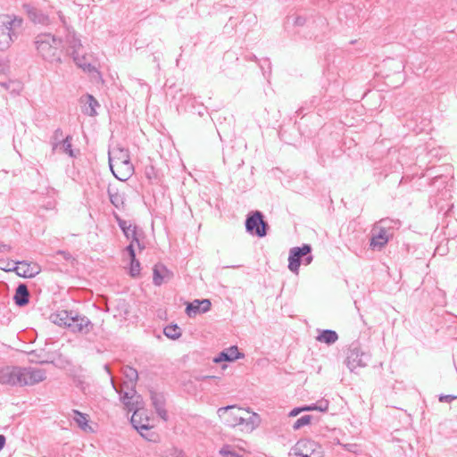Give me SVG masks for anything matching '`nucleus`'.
I'll use <instances>...</instances> for the list:
<instances>
[{
  "label": "nucleus",
  "instance_id": "5fc2aeb1",
  "mask_svg": "<svg viewBox=\"0 0 457 457\" xmlns=\"http://www.w3.org/2000/svg\"><path fill=\"white\" fill-rule=\"evenodd\" d=\"M6 443V437L4 435H0V451L4 447Z\"/></svg>",
  "mask_w": 457,
  "mask_h": 457
},
{
  "label": "nucleus",
  "instance_id": "c756f323",
  "mask_svg": "<svg viewBox=\"0 0 457 457\" xmlns=\"http://www.w3.org/2000/svg\"><path fill=\"white\" fill-rule=\"evenodd\" d=\"M163 334L170 339H178L181 336V328L177 324L168 325L163 328Z\"/></svg>",
  "mask_w": 457,
  "mask_h": 457
},
{
  "label": "nucleus",
  "instance_id": "c9c22d12",
  "mask_svg": "<svg viewBox=\"0 0 457 457\" xmlns=\"http://www.w3.org/2000/svg\"><path fill=\"white\" fill-rule=\"evenodd\" d=\"M329 402L326 399L318 400L316 403H311L310 408L312 411H319L325 412L328 410Z\"/></svg>",
  "mask_w": 457,
  "mask_h": 457
},
{
  "label": "nucleus",
  "instance_id": "ddd939ff",
  "mask_svg": "<svg viewBox=\"0 0 457 457\" xmlns=\"http://www.w3.org/2000/svg\"><path fill=\"white\" fill-rule=\"evenodd\" d=\"M116 219L120 228L122 230L127 239L130 240L131 243H136L140 249H143L145 246L141 245L138 238L137 226L129 224L126 220L120 219L118 216H116Z\"/></svg>",
  "mask_w": 457,
  "mask_h": 457
},
{
  "label": "nucleus",
  "instance_id": "f3484780",
  "mask_svg": "<svg viewBox=\"0 0 457 457\" xmlns=\"http://www.w3.org/2000/svg\"><path fill=\"white\" fill-rule=\"evenodd\" d=\"M40 272V268L36 263H29L25 261L17 262L16 273L23 278H34Z\"/></svg>",
  "mask_w": 457,
  "mask_h": 457
},
{
  "label": "nucleus",
  "instance_id": "7c9ffc66",
  "mask_svg": "<svg viewBox=\"0 0 457 457\" xmlns=\"http://www.w3.org/2000/svg\"><path fill=\"white\" fill-rule=\"evenodd\" d=\"M115 308L118 312L116 315L127 319L129 314V304L124 299H119L116 301Z\"/></svg>",
  "mask_w": 457,
  "mask_h": 457
},
{
  "label": "nucleus",
  "instance_id": "f257e3e1",
  "mask_svg": "<svg viewBox=\"0 0 457 457\" xmlns=\"http://www.w3.org/2000/svg\"><path fill=\"white\" fill-rule=\"evenodd\" d=\"M50 320L58 326H64L72 333L87 335L94 328V324L87 316L75 311H58L50 315Z\"/></svg>",
  "mask_w": 457,
  "mask_h": 457
},
{
  "label": "nucleus",
  "instance_id": "412c9836",
  "mask_svg": "<svg viewBox=\"0 0 457 457\" xmlns=\"http://www.w3.org/2000/svg\"><path fill=\"white\" fill-rule=\"evenodd\" d=\"M66 33L65 41L69 45V47L72 49L71 56L74 60L75 56H79V50L81 48L82 45L73 29H69Z\"/></svg>",
  "mask_w": 457,
  "mask_h": 457
},
{
  "label": "nucleus",
  "instance_id": "774afa93",
  "mask_svg": "<svg viewBox=\"0 0 457 457\" xmlns=\"http://www.w3.org/2000/svg\"><path fill=\"white\" fill-rule=\"evenodd\" d=\"M199 115H203V112L201 111L198 112Z\"/></svg>",
  "mask_w": 457,
  "mask_h": 457
},
{
  "label": "nucleus",
  "instance_id": "4c0bfd02",
  "mask_svg": "<svg viewBox=\"0 0 457 457\" xmlns=\"http://www.w3.org/2000/svg\"><path fill=\"white\" fill-rule=\"evenodd\" d=\"M140 274V262L139 261L134 257L130 259V266H129V275L133 278L138 276Z\"/></svg>",
  "mask_w": 457,
  "mask_h": 457
},
{
  "label": "nucleus",
  "instance_id": "0e129e2a",
  "mask_svg": "<svg viewBox=\"0 0 457 457\" xmlns=\"http://www.w3.org/2000/svg\"><path fill=\"white\" fill-rule=\"evenodd\" d=\"M215 377H211V376H205L204 377V379H207V378H214Z\"/></svg>",
  "mask_w": 457,
  "mask_h": 457
},
{
  "label": "nucleus",
  "instance_id": "13d9d810",
  "mask_svg": "<svg viewBox=\"0 0 457 457\" xmlns=\"http://www.w3.org/2000/svg\"><path fill=\"white\" fill-rule=\"evenodd\" d=\"M242 265H228V266H225L224 268L225 269H228V268H231V269H237V268H240Z\"/></svg>",
  "mask_w": 457,
  "mask_h": 457
},
{
  "label": "nucleus",
  "instance_id": "e2e57ef3",
  "mask_svg": "<svg viewBox=\"0 0 457 457\" xmlns=\"http://www.w3.org/2000/svg\"><path fill=\"white\" fill-rule=\"evenodd\" d=\"M250 60L257 61V57L255 55H253Z\"/></svg>",
  "mask_w": 457,
  "mask_h": 457
},
{
  "label": "nucleus",
  "instance_id": "ea45409f",
  "mask_svg": "<svg viewBox=\"0 0 457 457\" xmlns=\"http://www.w3.org/2000/svg\"><path fill=\"white\" fill-rule=\"evenodd\" d=\"M220 453L223 457H242L237 452H236L230 445H224L220 450Z\"/></svg>",
  "mask_w": 457,
  "mask_h": 457
},
{
  "label": "nucleus",
  "instance_id": "2eb2a0df",
  "mask_svg": "<svg viewBox=\"0 0 457 457\" xmlns=\"http://www.w3.org/2000/svg\"><path fill=\"white\" fill-rule=\"evenodd\" d=\"M24 8L29 20L34 23L41 24L43 26H49L51 24L49 16L44 13L41 10L29 4H25Z\"/></svg>",
  "mask_w": 457,
  "mask_h": 457
},
{
  "label": "nucleus",
  "instance_id": "dca6fc26",
  "mask_svg": "<svg viewBox=\"0 0 457 457\" xmlns=\"http://www.w3.org/2000/svg\"><path fill=\"white\" fill-rule=\"evenodd\" d=\"M244 353L238 351L237 345H232L221 351L216 357H214L213 361L215 363H220L221 361H233L244 358Z\"/></svg>",
  "mask_w": 457,
  "mask_h": 457
},
{
  "label": "nucleus",
  "instance_id": "a19ab883",
  "mask_svg": "<svg viewBox=\"0 0 457 457\" xmlns=\"http://www.w3.org/2000/svg\"><path fill=\"white\" fill-rule=\"evenodd\" d=\"M260 68L262 69L263 74L270 75L271 73V62L269 58H264L259 61Z\"/></svg>",
  "mask_w": 457,
  "mask_h": 457
},
{
  "label": "nucleus",
  "instance_id": "4d7b16f0",
  "mask_svg": "<svg viewBox=\"0 0 457 457\" xmlns=\"http://www.w3.org/2000/svg\"><path fill=\"white\" fill-rule=\"evenodd\" d=\"M0 86L3 87L5 89H9L10 82H0Z\"/></svg>",
  "mask_w": 457,
  "mask_h": 457
},
{
  "label": "nucleus",
  "instance_id": "de8ad7c7",
  "mask_svg": "<svg viewBox=\"0 0 457 457\" xmlns=\"http://www.w3.org/2000/svg\"><path fill=\"white\" fill-rule=\"evenodd\" d=\"M125 250L128 252L129 255V258H133L136 257V252H135V249H134V243H131L126 246Z\"/></svg>",
  "mask_w": 457,
  "mask_h": 457
},
{
  "label": "nucleus",
  "instance_id": "1a4fd4ad",
  "mask_svg": "<svg viewBox=\"0 0 457 457\" xmlns=\"http://www.w3.org/2000/svg\"><path fill=\"white\" fill-rule=\"evenodd\" d=\"M243 409L236 405H228L218 409L217 413L220 418L223 419L224 423L228 427H236L245 424V418L241 415Z\"/></svg>",
  "mask_w": 457,
  "mask_h": 457
},
{
  "label": "nucleus",
  "instance_id": "09e8293b",
  "mask_svg": "<svg viewBox=\"0 0 457 457\" xmlns=\"http://www.w3.org/2000/svg\"><path fill=\"white\" fill-rule=\"evenodd\" d=\"M306 22V19L303 16H297L295 18L294 25L295 26H303Z\"/></svg>",
  "mask_w": 457,
  "mask_h": 457
},
{
  "label": "nucleus",
  "instance_id": "cd10ccee",
  "mask_svg": "<svg viewBox=\"0 0 457 457\" xmlns=\"http://www.w3.org/2000/svg\"><path fill=\"white\" fill-rule=\"evenodd\" d=\"M123 169V173L121 176H119L115 171L112 173L118 179L120 180H127L133 173L134 167L130 162V157L128 159V162H120V167Z\"/></svg>",
  "mask_w": 457,
  "mask_h": 457
},
{
  "label": "nucleus",
  "instance_id": "20e7f679",
  "mask_svg": "<svg viewBox=\"0 0 457 457\" xmlns=\"http://www.w3.org/2000/svg\"><path fill=\"white\" fill-rule=\"evenodd\" d=\"M312 245L303 244L302 246L292 247L288 256V269L293 273L298 274L299 267L303 263L309 265L313 261Z\"/></svg>",
  "mask_w": 457,
  "mask_h": 457
},
{
  "label": "nucleus",
  "instance_id": "a211bd4d",
  "mask_svg": "<svg viewBox=\"0 0 457 457\" xmlns=\"http://www.w3.org/2000/svg\"><path fill=\"white\" fill-rule=\"evenodd\" d=\"M129 152L128 149L119 148L113 153V156H109V165L112 173H114V168H119L120 162H128L129 158Z\"/></svg>",
  "mask_w": 457,
  "mask_h": 457
},
{
  "label": "nucleus",
  "instance_id": "423d86ee",
  "mask_svg": "<svg viewBox=\"0 0 457 457\" xmlns=\"http://www.w3.org/2000/svg\"><path fill=\"white\" fill-rule=\"evenodd\" d=\"M245 230L252 236L264 237L269 228L262 212L255 211L249 213L245 219Z\"/></svg>",
  "mask_w": 457,
  "mask_h": 457
},
{
  "label": "nucleus",
  "instance_id": "473e14b6",
  "mask_svg": "<svg viewBox=\"0 0 457 457\" xmlns=\"http://www.w3.org/2000/svg\"><path fill=\"white\" fill-rule=\"evenodd\" d=\"M87 99L89 110L86 109L85 112L89 116H96L97 114L96 109L99 106L98 101L92 95H87Z\"/></svg>",
  "mask_w": 457,
  "mask_h": 457
},
{
  "label": "nucleus",
  "instance_id": "39448f33",
  "mask_svg": "<svg viewBox=\"0 0 457 457\" xmlns=\"http://www.w3.org/2000/svg\"><path fill=\"white\" fill-rule=\"evenodd\" d=\"M291 457H323L322 446L312 439L303 438L292 447Z\"/></svg>",
  "mask_w": 457,
  "mask_h": 457
},
{
  "label": "nucleus",
  "instance_id": "f8f14e48",
  "mask_svg": "<svg viewBox=\"0 0 457 457\" xmlns=\"http://www.w3.org/2000/svg\"><path fill=\"white\" fill-rule=\"evenodd\" d=\"M212 303L209 299H195L193 302L187 303L185 312L188 317L193 318L197 314L209 312Z\"/></svg>",
  "mask_w": 457,
  "mask_h": 457
},
{
  "label": "nucleus",
  "instance_id": "4468645a",
  "mask_svg": "<svg viewBox=\"0 0 457 457\" xmlns=\"http://www.w3.org/2000/svg\"><path fill=\"white\" fill-rule=\"evenodd\" d=\"M152 404L155 409L157 415L164 420L168 419V413L165 409V397L162 393L155 392L151 389L149 391Z\"/></svg>",
  "mask_w": 457,
  "mask_h": 457
},
{
  "label": "nucleus",
  "instance_id": "2f4dec72",
  "mask_svg": "<svg viewBox=\"0 0 457 457\" xmlns=\"http://www.w3.org/2000/svg\"><path fill=\"white\" fill-rule=\"evenodd\" d=\"M73 420H75V422L78 424V426L83 429V430H87V428H88V420H87V415L85 414V413H82L80 412L79 411H77V410H73Z\"/></svg>",
  "mask_w": 457,
  "mask_h": 457
},
{
  "label": "nucleus",
  "instance_id": "bb28decb",
  "mask_svg": "<svg viewBox=\"0 0 457 457\" xmlns=\"http://www.w3.org/2000/svg\"><path fill=\"white\" fill-rule=\"evenodd\" d=\"M110 202L117 209H120L124 205V197L120 192L115 188L108 187L107 190Z\"/></svg>",
  "mask_w": 457,
  "mask_h": 457
},
{
  "label": "nucleus",
  "instance_id": "b1692460",
  "mask_svg": "<svg viewBox=\"0 0 457 457\" xmlns=\"http://www.w3.org/2000/svg\"><path fill=\"white\" fill-rule=\"evenodd\" d=\"M112 385L113 388L115 389V391L120 395V399L121 403L125 405V408L129 411L131 402L134 398V392H136L135 386H131L130 391L123 392L122 386L117 387L115 386L112 378Z\"/></svg>",
  "mask_w": 457,
  "mask_h": 457
},
{
  "label": "nucleus",
  "instance_id": "4be33fe9",
  "mask_svg": "<svg viewBox=\"0 0 457 457\" xmlns=\"http://www.w3.org/2000/svg\"><path fill=\"white\" fill-rule=\"evenodd\" d=\"M144 409V401L140 395L134 392V398L129 406V411H133L130 419V423H137V417L139 416L140 411Z\"/></svg>",
  "mask_w": 457,
  "mask_h": 457
},
{
  "label": "nucleus",
  "instance_id": "49530a36",
  "mask_svg": "<svg viewBox=\"0 0 457 457\" xmlns=\"http://www.w3.org/2000/svg\"><path fill=\"white\" fill-rule=\"evenodd\" d=\"M145 176L149 180H152L153 179L156 178V174L154 172V169L153 166L145 168Z\"/></svg>",
  "mask_w": 457,
  "mask_h": 457
},
{
  "label": "nucleus",
  "instance_id": "58836bf2",
  "mask_svg": "<svg viewBox=\"0 0 457 457\" xmlns=\"http://www.w3.org/2000/svg\"><path fill=\"white\" fill-rule=\"evenodd\" d=\"M312 419V416L311 415H303L300 417L293 425V428L295 430L300 429L303 426H306L311 423V420Z\"/></svg>",
  "mask_w": 457,
  "mask_h": 457
},
{
  "label": "nucleus",
  "instance_id": "0eeeda50",
  "mask_svg": "<svg viewBox=\"0 0 457 457\" xmlns=\"http://www.w3.org/2000/svg\"><path fill=\"white\" fill-rule=\"evenodd\" d=\"M19 386H34L46 378L45 370L38 367L19 366Z\"/></svg>",
  "mask_w": 457,
  "mask_h": 457
},
{
  "label": "nucleus",
  "instance_id": "79ce46f5",
  "mask_svg": "<svg viewBox=\"0 0 457 457\" xmlns=\"http://www.w3.org/2000/svg\"><path fill=\"white\" fill-rule=\"evenodd\" d=\"M74 62H76V64L79 67L82 68L86 71H88V72L96 71V67L94 65H92L91 63H80L79 56H75Z\"/></svg>",
  "mask_w": 457,
  "mask_h": 457
},
{
  "label": "nucleus",
  "instance_id": "052dcab7",
  "mask_svg": "<svg viewBox=\"0 0 457 457\" xmlns=\"http://www.w3.org/2000/svg\"><path fill=\"white\" fill-rule=\"evenodd\" d=\"M137 422H145V420H142L140 415L137 417Z\"/></svg>",
  "mask_w": 457,
  "mask_h": 457
},
{
  "label": "nucleus",
  "instance_id": "680f3d73",
  "mask_svg": "<svg viewBox=\"0 0 457 457\" xmlns=\"http://www.w3.org/2000/svg\"><path fill=\"white\" fill-rule=\"evenodd\" d=\"M303 112V108H299L297 111H296V113L298 114H301Z\"/></svg>",
  "mask_w": 457,
  "mask_h": 457
},
{
  "label": "nucleus",
  "instance_id": "338daca9",
  "mask_svg": "<svg viewBox=\"0 0 457 457\" xmlns=\"http://www.w3.org/2000/svg\"><path fill=\"white\" fill-rule=\"evenodd\" d=\"M105 369L107 370V371L110 373V370H109V368L107 365H105Z\"/></svg>",
  "mask_w": 457,
  "mask_h": 457
},
{
  "label": "nucleus",
  "instance_id": "bf43d9fd",
  "mask_svg": "<svg viewBox=\"0 0 457 457\" xmlns=\"http://www.w3.org/2000/svg\"><path fill=\"white\" fill-rule=\"evenodd\" d=\"M79 61H80V63H86L84 61H85V57L82 56V57H79Z\"/></svg>",
  "mask_w": 457,
  "mask_h": 457
},
{
  "label": "nucleus",
  "instance_id": "9b49d317",
  "mask_svg": "<svg viewBox=\"0 0 457 457\" xmlns=\"http://www.w3.org/2000/svg\"><path fill=\"white\" fill-rule=\"evenodd\" d=\"M19 366H5L0 368V384L19 386Z\"/></svg>",
  "mask_w": 457,
  "mask_h": 457
},
{
  "label": "nucleus",
  "instance_id": "8fccbe9b",
  "mask_svg": "<svg viewBox=\"0 0 457 457\" xmlns=\"http://www.w3.org/2000/svg\"><path fill=\"white\" fill-rule=\"evenodd\" d=\"M12 247L9 245H5L0 242V253L10 252Z\"/></svg>",
  "mask_w": 457,
  "mask_h": 457
},
{
  "label": "nucleus",
  "instance_id": "aec40b11",
  "mask_svg": "<svg viewBox=\"0 0 457 457\" xmlns=\"http://www.w3.org/2000/svg\"><path fill=\"white\" fill-rule=\"evenodd\" d=\"M13 301L15 304L19 307H23L29 303V291L25 284H20L17 287L15 290V295L13 296Z\"/></svg>",
  "mask_w": 457,
  "mask_h": 457
},
{
  "label": "nucleus",
  "instance_id": "69168bd1",
  "mask_svg": "<svg viewBox=\"0 0 457 457\" xmlns=\"http://www.w3.org/2000/svg\"><path fill=\"white\" fill-rule=\"evenodd\" d=\"M135 80H136L137 82H138L139 84H142V83H141V79H136Z\"/></svg>",
  "mask_w": 457,
  "mask_h": 457
},
{
  "label": "nucleus",
  "instance_id": "864d4df0",
  "mask_svg": "<svg viewBox=\"0 0 457 457\" xmlns=\"http://www.w3.org/2000/svg\"><path fill=\"white\" fill-rule=\"evenodd\" d=\"M183 103H185L186 105H188L191 102H195V98H192L191 96H186L183 97Z\"/></svg>",
  "mask_w": 457,
  "mask_h": 457
},
{
  "label": "nucleus",
  "instance_id": "37998d69",
  "mask_svg": "<svg viewBox=\"0 0 457 457\" xmlns=\"http://www.w3.org/2000/svg\"><path fill=\"white\" fill-rule=\"evenodd\" d=\"M57 15H58V18L62 23V25L63 26L65 31H68L69 29H72L69 24H68V21H67V19L66 17L64 16V14L62 13V11H58L57 12Z\"/></svg>",
  "mask_w": 457,
  "mask_h": 457
},
{
  "label": "nucleus",
  "instance_id": "a878e982",
  "mask_svg": "<svg viewBox=\"0 0 457 457\" xmlns=\"http://www.w3.org/2000/svg\"><path fill=\"white\" fill-rule=\"evenodd\" d=\"M376 224L378 225V228H381L389 234H393L392 230H394L395 228H398L401 225V222L398 220H394L391 218H383L379 220Z\"/></svg>",
  "mask_w": 457,
  "mask_h": 457
},
{
  "label": "nucleus",
  "instance_id": "e433bc0d",
  "mask_svg": "<svg viewBox=\"0 0 457 457\" xmlns=\"http://www.w3.org/2000/svg\"><path fill=\"white\" fill-rule=\"evenodd\" d=\"M17 262L12 260H0V270L4 271H16Z\"/></svg>",
  "mask_w": 457,
  "mask_h": 457
},
{
  "label": "nucleus",
  "instance_id": "6e6d98bb",
  "mask_svg": "<svg viewBox=\"0 0 457 457\" xmlns=\"http://www.w3.org/2000/svg\"><path fill=\"white\" fill-rule=\"evenodd\" d=\"M300 408L302 411H311L310 404L301 406Z\"/></svg>",
  "mask_w": 457,
  "mask_h": 457
},
{
  "label": "nucleus",
  "instance_id": "f704fd0d",
  "mask_svg": "<svg viewBox=\"0 0 457 457\" xmlns=\"http://www.w3.org/2000/svg\"><path fill=\"white\" fill-rule=\"evenodd\" d=\"M71 141L72 137L68 135L65 138L62 139V144L59 146L61 147L62 152L68 154L70 157H74L75 155L72 150Z\"/></svg>",
  "mask_w": 457,
  "mask_h": 457
},
{
  "label": "nucleus",
  "instance_id": "72a5a7b5",
  "mask_svg": "<svg viewBox=\"0 0 457 457\" xmlns=\"http://www.w3.org/2000/svg\"><path fill=\"white\" fill-rule=\"evenodd\" d=\"M63 131L62 129L58 128L54 131V134L51 137L52 144V151L54 152L59 145H61L62 141Z\"/></svg>",
  "mask_w": 457,
  "mask_h": 457
},
{
  "label": "nucleus",
  "instance_id": "a18cd8bd",
  "mask_svg": "<svg viewBox=\"0 0 457 457\" xmlns=\"http://www.w3.org/2000/svg\"><path fill=\"white\" fill-rule=\"evenodd\" d=\"M457 399V395H439V402L441 403H451L452 401Z\"/></svg>",
  "mask_w": 457,
  "mask_h": 457
},
{
  "label": "nucleus",
  "instance_id": "f03ea898",
  "mask_svg": "<svg viewBox=\"0 0 457 457\" xmlns=\"http://www.w3.org/2000/svg\"><path fill=\"white\" fill-rule=\"evenodd\" d=\"M37 55L48 62H62V39L51 33H40L34 39Z\"/></svg>",
  "mask_w": 457,
  "mask_h": 457
},
{
  "label": "nucleus",
  "instance_id": "6e6552de",
  "mask_svg": "<svg viewBox=\"0 0 457 457\" xmlns=\"http://www.w3.org/2000/svg\"><path fill=\"white\" fill-rule=\"evenodd\" d=\"M370 360V355L362 351L357 345L353 344L348 352L345 363L351 372L354 371L357 368H363L367 366Z\"/></svg>",
  "mask_w": 457,
  "mask_h": 457
},
{
  "label": "nucleus",
  "instance_id": "7ed1b4c3",
  "mask_svg": "<svg viewBox=\"0 0 457 457\" xmlns=\"http://www.w3.org/2000/svg\"><path fill=\"white\" fill-rule=\"evenodd\" d=\"M22 25V19L10 17L8 15L0 16V50L4 51L10 47L11 44L17 38L16 29Z\"/></svg>",
  "mask_w": 457,
  "mask_h": 457
},
{
  "label": "nucleus",
  "instance_id": "6ab92c4d",
  "mask_svg": "<svg viewBox=\"0 0 457 457\" xmlns=\"http://www.w3.org/2000/svg\"><path fill=\"white\" fill-rule=\"evenodd\" d=\"M133 428L140 433V435L148 441H155L156 434L152 431V427L149 425V420L145 419V422L131 423Z\"/></svg>",
  "mask_w": 457,
  "mask_h": 457
},
{
  "label": "nucleus",
  "instance_id": "c03bdc74",
  "mask_svg": "<svg viewBox=\"0 0 457 457\" xmlns=\"http://www.w3.org/2000/svg\"><path fill=\"white\" fill-rule=\"evenodd\" d=\"M56 254L62 256V258L67 262H73L75 260L69 252L64 250H58Z\"/></svg>",
  "mask_w": 457,
  "mask_h": 457
},
{
  "label": "nucleus",
  "instance_id": "9d476101",
  "mask_svg": "<svg viewBox=\"0 0 457 457\" xmlns=\"http://www.w3.org/2000/svg\"><path fill=\"white\" fill-rule=\"evenodd\" d=\"M392 236L393 234H389L383 228H378V225L375 224L371 229L370 248L380 251L388 243Z\"/></svg>",
  "mask_w": 457,
  "mask_h": 457
},
{
  "label": "nucleus",
  "instance_id": "603ef678",
  "mask_svg": "<svg viewBox=\"0 0 457 457\" xmlns=\"http://www.w3.org/2000/svg\"><path fill=\"white\" fill-rule=\"evenodd\" d=\"M300 412H302L301 408L300 407H296V408L293 409L289 412V416L290 417H295V416L298 415Z\"/></svg>",
  "mask_w": 457,
  "mask_h": 457
},
{
  "label": "nucleus",
  "instance_id": "5701e85b",
  "mask_svg": "<svg viewBox=\"0 0 457 457\" xmlns=\"http://www.w3.org/2000/svg\"><path fill=\"white\" fill-rule=\"evenodd\" d=\"M170 272L169 270L161 263L155 264L153 269V282L155 286H161L166 277H169Z\"/></svg>",
  "mask_w": 457,
  "mask_h": 457
},
{
  "label": "nucleus",
  "instance_id": "3c124183",
  "mask_svg": "<svg viewBox=\"0 0 457 457\" xmlns=\"http://www.w3.org/2000/svg\"><path fill=\"white\" fill-rule=\"evenodd\" d=\"M258 419H259L258 415L256 413H253V415L248 420L245 419V423H246V424L253 423V424Z\"/></svg>",
  "mask_w": 457,
  "mask_h": 457
},
{
  "label": "nucleus",
  "instance_id": "c85d7f7f",
  "mask_svg": "<svg viewBox=\"0 0 457 457\" xmlns=\"http://www.w3.org/2000/svg\"><path fill=\"white\" fill-rule=\"evenodd\" d=\"M122 373L128 379V382L131 384V386H135L137 381L138 380L137 370L131 366L126 365L122 368Z\"/></svg>",
  "mask_w": 457,
  "mask_h": 457
},
{
  "label": "nucleus",
  "instance_id": "393cba45",
  "mask_svg": "<svg viewBox=\"0 0 457 457\" xmlns=\"http://www.w3.org/2000/svg\"><path fill=\"white\" fill-rule=\"evenodd\" d=\"M317 341L325 343L328 345H333L338 339V335L335 330L323 329L316 337Z\"/></svg>",
  "mask_w": 457,
  "mask_h": 457
}]
</instances>
